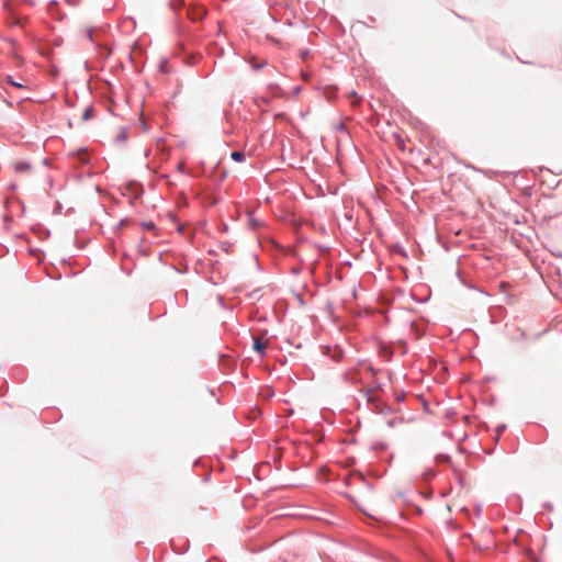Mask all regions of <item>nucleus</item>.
<instances>
[{"mask_svg": "<svg viewBox=\"0 0 562 562\" xmlns=\"http://www.w3.org/2000/svg\"><path fill=\"white\" fill-rule=\"evenodd\" d=\"M397 145L400 148H403V145L401 144V142H397Z\"/></svg>", "mask_w": 562, "mask_h": 562, "instance_id": "obj_12", "label": "nucleus"}, {"mask_svg": "<svg viewBox=\"0 0 562 562\" xmlns=\"http://www.w3.org/2000/svg\"><path fill=\"white\" fill-rule=\"evenodd\" d=\"M306 55H307V53L305 52V53L302 54V57L305 58Z\"/></svg>", "mask_w": 562, "mask_h": 562, "instance_id": "obj_14", "label": "nucleus"}, {"mask_svg": "<svg viewBox=\"0 0 562 562\" xmlns=\"http://www.w3.org/2000/svg\"><path fill=\"white\" fill-rule=\"evenodd\" d=\"M268 346V340H263L262 337H254V350L262 355Z\"/></svg>", "mask_w": 562, "mask_h": 562, "instance_id": "obj_1", "label": "nucleus"}, {"mask_svg": "<svg viewBox=\"0 0 562 562\" xmlns=\"http://www.w3.org/2000/svg\"><path fill=\"white\" fill-rule=\"evenodd\" d=\"M397 145L400 148H403V145L401 144V142H397Z\"/></svg>", "mask_w": 562, "mask_h": 562, "instance_id": "obj_11", "label": "nucleus"}, {"mask_svg": "<svg viewBox=\"0 0 562 562\" xmlns=\"http://www.w3.org/2000/svg\"><path fill=\"white\" fill-rule=\"evenodd\" d=\"M93 109L91 106H88L85 109L82 113V121H88L92 117Z\"/></svg>", "mask_w": 562, "mask_h": 562, "instance_id": "obj_5", "label": "nucleus"}, {"mask_svg": "<svg viewBox=\"0 0 562 562\" xmlns=\"http://www.w3.org/2000/svg\"><path fill=\"white\" fill-rule=\"evenodd\" d=\"M7 82H8V83H10V85H11V86H13V87H16V88H24V87H23V85L18 83L16 81H14V80L12 79V77H8V78H7Z\"/></svg>", "mask_w": 562, "mask_h": 562, "instance_id": "obj_6", "label": "nucleus"}, {"mask_svg": "<svg viewBox=\"0 0 562 562\" xmlns=\"http://www.w3.org/2000/svg\"><path fill=\"white\" fill-rule=\"evenodd\" d=\"M92 34H93V30H92V29H87V30H86V36H87L89 40H92Z\"/></svg>", "mask_w": 562, "mask_h": 562, "instance_id": "obj_7", "label": "nucleus"}, {"mask_svg": "<svg viewBox=\"0 0 562 562\" xmlns=\"http://www.w3.org/2000/svg\"><path fill=\"white\" fill-rule=\"evenodd\" d=\"M397 145L400 148H403V145L401 144V142H397Z\"/></svg>", "mask_w": 562, "mask_h": 562, "instance_id": "obj_13", "label": "nucleus"}, {"mask_svg": "<svg viewBox=\"0 0 562 562\" xmlns=\"http://www.w3.org/2000/svg\"><path fill=\"white\" fill-rule=\"evenodd\" d=\"M347 97H348V99H350V100H351L350 104H351V106H353V108H355V106H358V105L360 104V102H361V98H360V97H358V94H357V92H356V91H351V92H349Z\"/></svg>", "mask_w": 562, "mask_h": 562, "instance_id": "obj_3", "label": "nucleus"}, {"mask_svg": "<svg viewBox=\"0 0 562 562\" xmlns=\"http://www.w3.org/2000/svg\"><path fill=\"white\" fill-rule=\"evenodd\" d=\"M373 395H374V391H372V390L369 391L368 392V401H370V402L373 401Z\"/></svg>", "mask_w": 562, "mask_h": 562, "instance_id": "obj_9", "label": "nucleus"}, {"mask_svg": "<svg viewBox=\"0 0 562 562\" xmlns=\"http://www.w3.org/2000/svg\"><path fill=\"white\" fill-rule=\"evenodd\" d=\"M14 170L19 173H26L31 171V166L27 162L24 161H16L14 164Z\"/></svg>", "mask_w": 562, "mask_h": 562, "instance_id": "obj_2", "label": "nucleus"}, {"mask_svg": "<svg viewBox=\"0 0 562 562\" xmlns=\"http://www.w3.org/2000/svg\"><path fill=\"white\" fill-rule=\"evenodd\" d=\"M80 160H81L82 162L88 161V157H87V153H86V151H85V153H82V154H80Z\"/></svg>", "mask_w": 562, "mask_h": 562, "instance_id": "obj_8", "label": "nucleus"}, {"mask_svg": "<svg viewBox=\"0 0 562 562\" xmlns=\"http://www.w3.org/2000/svg\"><path fill=\"white\" fill-rule=\"evenodd\" d=\"M389 425H390V426H393V425H394V420H390V422H389Z\"/></svg>", "mask_w": 562, "mask_h": 562, "instance_id": "obj_10", "label": "nucleus"}, {"mask_svg": "<svg viewBox=\"0 0 562 562\" xmlns=\"http://www.w3.org/2000/svg\"><path fill=\"white\" fill-rule=\"evenodd\" d=\"M231 157L232 159H234L235 161H243L245 159V154L243 151H233L231 154Z\"/></svg>", "mask_w": 562, "mask_h": 562, "instance_id": "obj_4", "label": "nucleus"}]
</instances>
